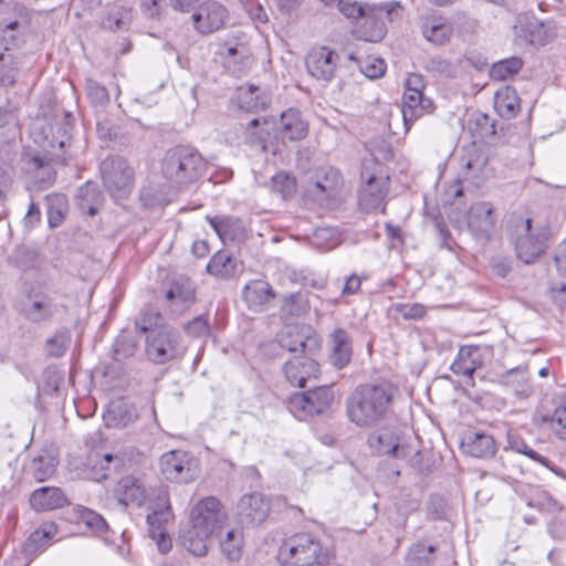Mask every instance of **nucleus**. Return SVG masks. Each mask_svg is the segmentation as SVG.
Listing matches in <instances>:
<instances>
[{
    "label": "nucleus",
    "mask_w": 566,
    "mask_h": 566,
    "mask_svg": "<svg viewBox=\"0 0 566 566\" xmlns=\"http://www.w3.org/2000/svg\"><path fill=\"white\" fill-rule=\"evenodd\" d=\"M397 395L389 381L358 385L345 401L347 419L358 428H374L392 412Z\"/></svg>",
    "instance_id": "1"
},
{
    "label": "nucleus",
    "mask_w": 566,
    "mask_h": 566,
    "mask_svg": "<svg viewBox=\"0 0 566 566\" xmlns=\"http://www.w3.org/2000/svg\"><path fill=\"white\" fill-rule=\"evenodd\" d=\"M207 170L201 154L189 146L168 149L161 160V174L171 185L182 188L199 180Z\"/></svg>",
    "instance_id": "2"
},
{
    "label": "nucleus",
    "mask_w": 566,
    "mask_h": 566,
    "mask_svg": "<svg viewBox=\"0 0 566 566\" xmlns=\"http://www.w3.org/2000/svg\"><path fill=\"white\" fill-rule=\"evenodd\" d=\"M332 557L331 551L307 532L291 535L279 549V559L284 566L327 565Z\"/></svg>",
    "instance_id": "3"
},
{
    "label": "nucleus",
    "mask_w": 566,
    "mask_h": 566,
    "mask_svg": "<svg viewBox=\"0 0 566 566\" xmlns=\"http://www.w3.org/2000/svg\"><path fill=\"white\" fill-rule=\"evenodd\" d=\"M99 175L104 188L115 199L127 198L135 181V170L128 160L119 155H109L99 164Z\"/></svg>",
    "instance_id": "4"
},
{
    "label": "nucleus",
    "mask_w": 566,
    "mask_h": 566,
    "mask_svg": "<svg viewBox=\"0 0 566 566\" xmlns=\"http://www.w3.org/2000/svg\"><path fill=\"white\" fill-rule=\"evenodd\" d=\"M334 391L328 386L316 387L312 390L295 392L287 401L290 412L298 420L324 415L334 402Z\"/></svg>",
    "instance_id": "5"
},
{
    "label": "nucleus",
    "mask_w": 566,
    "mask_h": 566,
    "mask_svg": "<svg viewBox=\"0 0 566 566\" xmlns=\"http://www.w3.org/2000/svg\"><path fill=\"white\" fill-rule=\"evenodd\" d=\"M514 248L518 260L525 264H532L546 251L547 238L532 230L531 218L520 217L514 223Z\"/></svg>",
    "instance_id": "6"
},
{
    "label": "nucleus",
    "mask_w": 566,
    "mask_h": 566,
    "mask_svg": "<svg viewBox=\"0 0 566 566\" xmlns=\"http://www.w3.org/2000/svg\"><path fill=\"white\" fill-rule=\"evenodd\" d=\"M424 83L421 75L412 73L405 82L402 96V118L408 130L410 125L434 109L433 102L423 95Z\"/></svg>",
    "instance_id": "7"
},
{
    "label": "nucleus",
    "mask_w": 566,
    "mask_h": 566,
    "mask_svg": "<svg viewBox=\"0 0 566 566\" xmlns=\"http://www.w3.org/2000/svg\"><path fill=\"white\" fill-rule=\"evenodd\" d=\"M179 333L169 326H160L147 337L146 355L156 364H165L184 355Z\"/></svg>",
    "instance_id": "8"
},
{
    "label": "nucleus",
    "mask_w": 566,
    "mask_h": 566,
    "mask_svg": "<svg viewBox=\"0 0 566 566\" xmlns=\"http://www.w3.org/2000/svg\"><path fill=\"white\" fill-rule=\"evenodd\" d=\"M401 10L399 2H390L380 4L378 9H369L368 12L361 18L363 21L357 24L353 34L358 40L366 42H379L386 35V25L380 15L386 14L389 20H392V14H397Z\"/></svg>",
    "instance_id": "9"
},
{
    "label": "nucleus",
    "mask_w": 566,
    "mask_h": 566,
    "mask_svg": "<svg viewBox=\"0 0 566 566\" xmlns=\"http://www.w3.org/2000/svg\"><path fill=\"white\" fill-rule=\"evenodd\" d=\"M160 469L166 480L188 483L193 481L198 474V461L186 451L172 450L161 455Z\"/></svg>",
    "instance_id": "10"
},
{
    "label": "nucleus",
    "mask_w": 566,
    "mask_h": 566,
    "mask_svg": "<svg viewBox=\"0 0 566 566\" xmlns=\"http://www.w3.org/2000/svg\"><path fill=\"white\" fill-rule=\"evenodd\" d=\"M174 517L171 506L166 492H160L153 509V512L147 515L148 533L149 536L156 541L157 547L160 553L166 554L170 552L172 542L167 533L166 524Z\"/></svg>",
    "instance_id": "11"
},
{
    "label": "nucleus",
    "mask_w": 566,
    "mask_h": 566,
    "mask_svg": "<svg viewBox=\"0 0 566 566\" xmlns=\"http://www.w3.org/2000/svg\"><path fill=\"white\" fill-rule=\"evenodd\" d=\"M361 178L365 182L358 193L360 210L369 213L381 208V212L385 213V199L389 191V177H377L374 174H369L367 169H364Z\"/></svg>",
    "instance_id": "12"
},
{
    "label": "nucleus",
    "mask_w": 566,
    "mask_h": 566,
    "mask_svg": "<svg viewBox=\"0 0 566 566\" xmlns=\"http://www.w3.org/2000/svg\"><path fill=\"white\" fill-rule=\"evenodd\" d=\"M61 310L55 298L44 292H31L20 303L21 315L31 323H45L53 319Z\"/></svg>",
    "instance_id": "13"
},
{
    "label": "nucleus",
    "mask_w": 566,
    "mask_h": 566,
    "mask_svg": "<svg viewBox=\"0 0 566 566\" xmlns=\"http://www.w3.org/2000/svg\"><path fill=\"white\" fill-rule=\"evenodd\" d=\"M228 18V9L214 0L203 1L191 15L195 30L202 35L224 28Z\"/></svg>",
    "instance_id": "14"
},
{
    "label": "nucleus",
    "mask_w": 566,
    "mask_h": 566,
    "mask_svg": "<svg viewBox=\"0 0 566 566\" xmlns=\"http://www.w3.org/2000/svg\"><path fill=\"white\" fill-rule=\"evenodd\" d=\"M496 219L493 205L479 201L471 205L467 214V226L475 240L488 242L495 229Z\"/></svg>",
    "instance_id": "15"
},
{
    "label": "nucleus",
    "mask_w": 566,
    "mask_h": 566,
    "mask_svg": "<svg viewBox=\"0 0 566 566\" xmlns=\"http://www.w3.org/2000/svg\"><path fill=\"white\" fill-rule=\"evenodd\" d=\"M339 62V55L327 46L313 48L305 57L307 73L322 82H331Z\"/></svg>",
    "instance_id": "16"
},
{
    "label": "nucleus",
    "mask_w": 566,
    "mask_h": 566,
    "mask_svg": "<svg viewBox=\"0 0 566 566\" xmlns=\"http://www.w3.org/2000/svg\"><path fill=\"white\" fill-rule=\"evenodd\" d=\"M270 511V501L259 492L242 495L237 504L239 521L247 527L262 524Z\"/></svg>",
    "instance_id": "17"
},
{
    "label": "nucleus",
    "mask_w": 566,
    "mask_h": 566,
    "mask_svg": "<svg viewBox=\"0 0 566 566\" xmlns=\"http://www.w3.org/2000/svg\"><path fill=\"white\" fill-rule=\"evenodd\" d=\"M168 308L176 315L184 314L196 302V289L193 282L188 277H178L170 282L165 293Z\"/></svg>",
    "instance_id": "18"
},
{
    "label": "nucleus",
    "mask_w": 566,
    "mask_h": 566,
    "mask_svg": "<svg viewBox=\"0 0 566 566\" xmlns=\"http://www.w3.org/2000/svg\"><path fill=\"white\" fill-rule=\"evenodd\" d=\"M224 520L226 514L221 511L220 501L214 496L200 500L191 511V523L211 533L220 528Z\"/></svg>",
    "instance_id": "19"
},
{
    "label": "nucleus",
    "mask_w": 566,
    "mask_h": 566,
    "mask_svg": "<svg viewBox=\"0 0 566 566\" xmlns=\"http://www.w3.org/2000/svg\"><path fill=\"white\" fill-rule=\"evenodd\" d=\"M327 360L336 369H344L352 361L353 337L345 328H335L327 337Z\"/></svg>",
    "instance_id": "20"
},
{
    "label": "nucleus",
    "mask_w": 566,
    "mask_h": 566,
    "mask_svg": "<svg viewBox=\"0 0 566 566\" xmlns=\"http://www.w3.org/2000/svg\"><path fill=\"white\" fill-rule=\"evenodd\" d=\"M319 371L316 360L307 355H293L283 365L286 380L300 388L305 387L306 381L315 378Z\"/></svg>",
    "instance_id": "21"
},
{
    "label": "nucleus",
    "mask_w": 566,
    "mask_h": 566,
    "mask_svg": "<svg viewBox=\"0 0 566 566\" xmlns=\"http://www.w3.org/2000/svg\"><path fill=\"white\" fill-rule=\"evenodd\" d=\"M507 450L514 451L516 453L524 454L528 457L531 460L538 462L543 467L548 468L549 470L555 472V469L551 465V461L533 450L518 434L509 432L507 433V448L505 449V453ZM504 467L503 471H500L499 474L503 480L512 479L514 474L513 469H507L506 464H512V459L509 454H502L499 459Z\"/></svg>",
    "instance_id": "22"
},
{
    "label": "nucleus",
    "mask_w": 566,
    "mask_h": 566,
    "mask_svg": "<svg viewBox=\"0 0 566 566\" xmlns=\"http://www.w3.org/2000/svg\"><path fill=\"white\" fill-rule=\"evenodd\" d=\"M482 366L480 348L478 346H462L451 364L450 369L467 378L465 384L473 387L475 385L473 374Z\"/></svg>",
    "instance_id": "23"
},
{
    "label": "nucleus",
    "mask_w": 566,
    "mask_h": 566,
    "mask_svg": "<svg viewBox=\"0 0 566 566\" xmlns=\"http://www.w3.org/2000/svg\"><path fill=\"white\" fill-rule=\"evenodd\" d=\"M67 503L64 492L55 486H42L33 491L30 496V505L38 512L61 509Z\"/></svg>",
    "instance_id": "24"
},
{
    "label": "nucleus",
    "mask_w": 566,
    "mask_h": 566,
    "mask_svg": "<svg viewBox=\"0 0 566 566\" xmlns=\"http://www.w3.org/2000/svg\"><path fill=\"white\" fill-rule=\"evenodd\" d=\"M343 186V177L336 169L329 168L322 177L311 181L308 192L316 200L335 198Z\"/></svg>",
    "instance_id": "25"
},
{
    "label": "nucleus",
    "mask_w": 566,
    "mask_h": 566,
    "mask_svg": "<svg viewBox=\"0 0 566 566\" xmlns=\"http://www.w3.org/2000/svg\"><path fill=\"white\" fill-rule=\"evenodd\" d=\"M421 32L427 41L442 45L450 40L453 28L443 17L429 15L422 19Z\"/></svg>",
    "instance_id": "26"
},
{
    "label": "nucleus",
    "mask_w": 566,
    "mask_h": 566,
    "mask_svg": "<svg viewBox=\"0 0 566 566\" xmlns=\"http://www.w3.org/2000/svg\"><path fill=\"white\" fill-rule=\"evenodd\" d=\"M75 203L82 213L95 216L104 203V195L93 181H86L77 189Z\"/></svg>",
    "instance_id": "27"
},
{
    "label": "nucleus",
    "mask_w": 566,
    "mask_h": 566,
    "mask_svg": "<svg viewBox=\"0 0 566 566\" xmlns=\"http://www.w3.org/2000/svg\"><path fill=\"white\" fill-rule=\"evenodd\" d=\"M461 448L464 453L474 458H490L496 452V443L491 434L474 432L468 434L462 443Z\"/></svg>",
    "instance_id": "28"
},
{
    "label": "nucleus",
    "mask_w": 566,
    "mask_h": 566,
    "mask_svg": "<svg viewBox=\"0 0 566 566\" xmlns=\"http://www.w3.org/2000/svg\"><path fill=\"white\" fill-rule=\"evenodd\" d=\"M213 533L203 527L191 525L180 532L181 545L191 554L198 557L206 556L208 553V539Z\"/></svg>",
    "instance_id": "29"
},
{
    "label": "nucleus",
    "mask_w": 566,
    "mask_h": 566,
    "mask_svg": "<svg viewBox=\"0 0 566 566\" xmlns=\"http://www.w3.org/2000/svg\"><path fill=\"white\" fill-rule=\"evenodd\" d=\"M554 410L552 415H544L543 422L549 423L554 436L566 441V390L555 394L552 398Z\"/></svg>",
    "instance_id": "30"
},
{
    "label": "nucleus",
    "mask_w": 566,
    "mask_h": 566,
    "mask_svg": "<svg viewBox=\"0 0 566 566\" xmlns=\"http://www.w3.org/2000/svg\"><path fill=\"white\" fill-rule=\"evenodd\" d=\"M116 492L119 502L124 505L134 504L142 506L147 499V490L142 481L133 475H127L118 482Z\"/></svg>",
    "instance_id": "31"
},
{
    "label": "nucleus",
    "mask_w": 566,
    "mask_h": 566,
    "mask_svg": "<svg viewBox=\"0 0 566 566\" xmlns=\"http://www.w3.org/2000/svg\"><path fill=\"white\" fill-rule=\"evenodd\" d=\"M237 99L240 108L247 112L265 109L270 104L268 94L255 85H242L237 91Z\"/></svg>",
    "instance_id": "32"
},
{
    "label": "nucleus",
    "mask_w": 566,
    "mask_h": 566,
    "mask_svg": "<svg viewBox=\"0 0 566 566\" xmlns=\"http://www.w3.org/2000/svg\"><path fill=\"white\" fill-rule=\"evenodd\" d=\"M71 126L69 124L59 125L56 127V135H53L48 145V151L51 156V160L61 165H66L72 158V156L67 155L66 151V148L71 147Z\"/></svg>",
    "instance_id": "33"
},
{
    "label": "nucleus",
    "mask_w": 566,
    "mask_h": 566,
    "mask_svg": "<svg viewBox=\"0 0 566 566\" xmlns=\"http://www.w3.org/2000/svg\"><path fill=\"white\" fill-rule=\"evenodd\" d=\"M308 132L307 123L302 118L300 111L289 108L281 115V134L292 142L305 138Z\"/></svg>",
    "instance_id": "34"
},
{
    "label": "nucleus",
    "mask_w": 566,
    "mask_h": 566,
    "mask_svg": "<svg viewBox=\"0 0 566 566\" xmlns=\"http://www.w3.org/2000/svg\"><path fill=\"white\" fill-rule=\"evenodd\" d=\"M312 339L307 335L303 327L300 326H287L277 336V343L282 349L287 350L294 355H306L307 343Z\"/></svg>",
    "instance_id": "35"
},
{
    "label": "nucleus",
    "mask_w": 566,
    "mask_h": 566,
    "mask_svg": "<svg viewBox=\"0 0 566 566\" xmlns=\"http://www.w3.org/2000/svg\"><path fill=\"white\" fill-rule=\"evenodd\" d=\"M104 418L107 427L125 428L138 419V412L134 405L118 401L108 408Z\"/></svg>",
    "instance_id": "36"
},
{
    "label": "nucleus",
    "mask_w": 566,
    "mask_h": 566,
    "mask_svg": "<svg viewBox=\"0 0 566 566\" xmlns=\"http://www.w3.org/2000/svg\"><path fill=\"white\" fill-rule=\"evenodd\" d=\"M57 459L48 450H41L30 462L29 472L38 481L49 480L56 470Z\"/></svg>",
    "instance_id": "37"
},
{
    "label": "nucleus",
    "mask_w": 566,
    "mask_h": 566,
    "mask_svg": "<svg viewBox=\"0 0 566 566\" xmlns=\"http://www.w3.org/2000/svg\"><path fill=\"white\" fill-rule=\"evenodd\" d=\"M494 107L502 118H514L521 107L517 92L510 86L499 90L495 94Z\"/></svg>",
    "instance_id": "38"
},
{
    "label": "nucleus",
    "mask_w": 566,
    "mask_h": 566,
    "mask_svg": "<svg viewBox=\"0 0 566 566\" xmlns=\"http://www.w3.org/2000/svg\"><path fill=\"white\" fill-rule=\"evenodd\" d=\"M368 443L378 454H388L395 458L403 457L402 450L399 447L398 437L389 431L370 434L368 437Z\"/></svg>",
    "instance_id": "39"
},
{
    "label": "nucleus",
    "mask_w": 566,
    "mask_h": 566,
    "mask_svg": "<svg viewBox=\"0 0 566 566\" xmlns=\"http://www.w3.org/2000/svg\"><path fill=\"white\" fill-rule=\"evenodd\" d=\"M242 294L244 301L251 308L265 304L274 296L272 286L268 282L261 280L248 283Z\"/></svg>",
    "instance_id": "40"
},
{
    "label": "nucleus",
    "mask_w": 566,
    "mask_h": 566,
    "mask_svg": "<svg viewBox=\"0 0 566 566\" xmlns=\"http://www.w3.org/2000/svg\"><path fill=\"white\" fill-rule=\"evenodd\" d=\"M207 271L219 279H229L235 274L237 260L227 251H218L207 264Z\"/></svg>",
    "instance_id": "41"
},
{
    "label": "nucleus",
    "mask_w": 566,
    "mask_h": 566,
    "mask_svg": "<svg viewBox=\"0 0 566 566\" xmlns=\"http://www.w3.org/2000/svg\"><path fill=\"white\" fill-rule=\"evenodd\" d=\"M78 522L83 523L92 533L104 535L108 531V524L97 512L85 506L77 505L74 509Z\"/></svg>",
    "instance_id": "42"
},
{
    "label": "nucleus",
    "mask_w": 566,
    "mask_h": 566,
    "mask_svg": "<svg viewBox=\"0 0 566 566\" xmlns=\"http://www.w3.org/2000/svg\"><path fill=\"white\" fill-rule=\"evenodd\" d=\"M426 70L436 77L454 78L460 71V61H451L442 56H432L426 62Z\"/></svg>",
    "instance_id": "43"
},
{
    "label": "nucleus",
    "mask_w": 566,
    "mask_h": 566,
    "mask_svg": "<svg viewBox=\"0 0 566 566\" xmlns=\"http://www.w3.org/2000/svg\"><path fill=\"white\" fill-rule=\"evenodd\" d=\"M48 207V222L51 228L59 227L67 210V199L62 193H51L45 197Z\"/></svg>",
    "instance_id": "44"
},
{
    "label": "nucleus",
    "mask_w": 566,
    "mask_h": 566,
    "mask_svg": "<svg viewBox=\"0 0 566 566\" xmlns=\"http://www.w3.org/2000/svg\"><path fill=\"white\" fill-rule=\"evenodd\" d=\"M281 310L290 316H302L307 314L311 310L308 293L296 292L286 295L283 300Z\"/></svg>",
    "instance_id": "45"
},
{
    "label": "nucleus",
    "mask_w": 566,
    "mask_h": 566,
    "mask_svg": "<svg viewBox=\"0 0 566 566\" xmlns=\"http://www.w3.org/2000/svg\"><path fill=\"white\" fill-rule=\"evenodd\" d=\"M130 20L132 15L129 9L120 6H114L108 10L106 17L102 19L101 24L104 29L117 31L126 29L129 25Z\"/></svg>",
    "instance_id": "46"
},
{
    "label": "nucleus",
    "mask_w": 566,
    "mask_h": 566,
    "mask_svg": "<svg viewBox=\"0 0 566 566\" xmlns=\"http://www.w3.org/2000/svg\"><path fill=\"white\" fill-rule=\"evenodd\" d=\"M436 551V545L418 542L411 546L407 563L409 566H430L434 560L433 554Z\"/></svg>",
    "instance_id": "47"
},
{
    "label": "nucleus",
    "mask_w": 566,
    "mask_h": 566,
    "mask_svg": "<svg viewBox=\"0 0 566 566\" xmlns=\"http://www.w3.org/2000/svg\"><path fill=\"white\" fill-rule=\"evenodd\" d=\"M522 66V59L512 56L493 63L490 70V75L493 80L505 81L517 74Z\"/></svg>",
    "instance_id": "48"
},
{
    "label": "nucleus",
    "mask_w": 566,
    "mask_h": 566,
    "mask_svg": "<svg viewBox=\"0 0 566 566\" xmlns=\"http://www.w3.org/2000/svg\"><path fill=\"white\" fill-rule=\"evenodd\" d=\"M19 64V60L9 51L8 48H6L3 53H0L1 85H13L15 83Z\"/></svg>",
    "instance_id": "49"
},
{
    "label": "nucleus",
    "mask_w": 566,
    "mask_h": 566,
    "mask_svg": "<svg viewBox=\"0 0 566 566\" xmlns=\"http://www.w3.org/2000/svg\"><path fill=\"white\" fill-rule=\"evenodd\" d=\"M243 535L239 528L229 530L226 537L221 539L222 553L230 560H239L242 555Z\"/></svg>",
    "instance_id": "50"
},
{
    "label": "nucleus",
    "mask_w": 566,
    "mask_h": 566,
    "mask_svg": "<svg viewBox=\"0 0 566 566\" xmlns=\"http://www.w3.org/2000/svg\"><path fill=\"white\" fill-rule=\"evenodd\" d=\"M161 314L160 312L151 306L146 305L139 313L135 321V328L142 333L157 332V327L160 326Z\"/></svg>",
    "instance_id": "51"
},
{
    "label": "nucleus",
    "mask_w": 566,
    "mask_h": 566,
    "mask_svg": "<svg viewBox=\"0 0 566 566\" xmlns=\"http://www.w3.org/2000/svg\"><path fill=\"white\" fill-rule=\"evenodd\" d=\"M221 240L233 239L239 220L230 216H214L206 218Z\"/></svg>",
    "instance_id": "52"
},
{
    "label": "nucleus",
    "mask_w": 566,
    "mask_h": 566,
    "mask_svg": "<svg viewBox=\"0 0 566 566\" xmlns=\"http://www.w3.org/2000/svg\"><path fill=\"white\" fill-rule=\"evenodd\" d=\"M222 55L226 59L228 67L233 65V71H242L250 60L248 48L244 44H237L234 46H226Z\"/></svg>",
    "instance_id": "53"
},
{
    "label": "nucleus",
    "mask_w": 566,
    "mask_h": 566,
    "mask_svg": "<svg viewBox=\"0 0 566 566\" xmlns=\"http://www.w3.org/2000/svg\"><path fill=\"white\" fill-rule=\"evenodd\" d=\"M9 261L21 271L33 269L38 264V253L25 245L18 247L10 255Z\"/></svg>",
    "instance_id": "54"
},
{
    "label": "nucleus",
    "mask_w": 566,
    "mask_h": 566,
    "mask_svg": "<svg viewBox=\"0 0 566 566\" xmlns=\"http://www.w3.org/2000/svg\"><path fill=\"white\" fill-rule=\"evenodd\" d=\"M348 59L357 62L361 73L368 78H379L385 74L386 63L382 59L368 57L366 61H360L354 53H350Z\"/></svg>",
    "instance_id": "55"
},
{
    "label": "nucleus",
    "mask_w": 566,
    "mask_h": 566,
    "mask_svg": "<svg viewBox=\"0 0 566 566\" xmlns=\"http://www.w3.org/2000/svg\"><path fill=\"white\" fill-rule=\"evenodd\" d=\"M271 188L283 199H289L296 192V180L286 172H279L272 177Z\"/></svg>",
    "instance_id": "56"
},
{
    "label": "nucleus",
    "mask_w": 566,
    "mask_h": 566,
    "mask_svg": "<svg viewBox=\"0 0 566 566\" xmlns=\"http://www.w3.org/2000/svg\"><path fill=\"white\" fill-rule=\"evenodd\" d=\"M184 331L187 335L195 338H207L211 334L210 324L207 315H199L185 324Z\"/></svg>",
    "instance_id": "57"
},
{
    "label": "nucleus",
    "mask_w": 566,
    "mask_h": 566,
    "mask_svg": "<svg viewBox=\"0 0 566 566\" xmlns=\"http://www.w3.org/2000/svg\"><path fill=\"white\" fill-rule=\"evenodd\" d=\"M136 345L134 337L126 334L119 335L114 344L115 359L120 360L134 356Z\"/></svg>",
    "instance_id": "58"
},
{
    "label": "nucleus",
    "mask_w": 566,
    "mask_h": 566,
    "mask_svg": "<svg viewBox=\"0 0 566 566\" xmlns=\"http://www.w3.org/2000/svg\"><path fill=\"white\" fill-rule=\"evenodd\" d=\"M86 94L92 103L105 105L109 101L108 91L105 86L94 80H87L85 84Z\"/></svg>",
    "instance_id": "59"
},
{
    "label": "nucleus",
    "mask_w": 566,
    "mask_h": 566,
    "mask_svg": "<svg viewBox=\"0 0 566 566\" xmlns=\"http://www.w3.org/2000/svg\"><path fill=\"white\" fill-rule=\"evenodd\" d=\"M395 311L405 319H420L426 315V308L422 304H397Z\"/></svg>",
    "instance_id": "60"
},
{
    "label": "nucleus",
    "mask_w": 566,
    "mask_h": 566,
    "mask_svg": "<svg viewBox=\"0 0 566 566\" xmlns=\"http://www.w3.org/2000/svg\"><path fill=\"white\" fill-rule=\"evenodd\" d=\"M337 8L348 19L363 18L368 12L365 7L350 0H338Z\"/></svg>",
    "instance_id": "61"
},
{
    "label": "nucleus",
    "mask_w": 566,
    "mask_h": 566,
    "mask_svg": "<svg viewBox=\"0 0 566 566\" xmlns=\"http://www.w3.org/2000/svg\"><path fill=\"white\" fill-rule=\"evenodd\" d=\"M96 133L101 140H114L118 137L117 127L113 126L109 120H98L96 123Z\"/></svg>",
    "instance_id": "62"
},
{
    "label": "nucleus",
    "mask_w": 566,
    "mask_h": 566,
    "mask_svg": "<svg viewBox=\"0 0 566 566\" xmlns=\"http://www.w3.org/2000/svg\"><path fill=\"white\" fill-rule=\"evenodd\" d=\"M38 536V534H31L23 544L21 551L19 552L23 559L28 560L29 563H31L33 558L36 556V554L41 552L36 544H34V541L36 539Z\"/></svg>",
    "instance_id": "63"
},
{
    "label": "nucleus",
    "mask_w": 566,
    "mask_h": 566,
    "mask_svg": "<svg viewBox=\"0 0 566 566\" xmlns=\"http://www.w3.org/2000/svg\"><path fill=\"white\" fill-rule=\"evenodd\" d=\"M554 262L557 270L566 275V240L559 244L554 256Z\"/></svg>",
    "instance_id": "64"
}]
</instances>
